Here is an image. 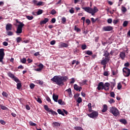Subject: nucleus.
I'll return each instance as SVG.
<instances>
[{
	"label": "nucleus",
	"mask_w": 130,
	"mask_h": 130,
	"mask_svg": "<svg viewBox=\"0 0 130 130\" xmlns=\"http://www.w3.org/2000/svg\"><path fill=\"white\" fill-rule=\"evenodd\" d=\"M82 9L88 13L92 14V9L90 7H82Z\"/></svg>",
	"instance_id": "9"
},
{
	"label": "nucleus",
	"mask_w": 130,
	"mask_h": 130,
	"mask_svg": "<svg viewBox=\"0 0 130 130\" xmlns=\"http://www.w3.org/2000/svg\"><path fill=\"white\" fill-rule=\"evenodd\" d=\"M109 110H110V112L113 114V115L114 116L117 117L119 115V112L116 107H110Z\"/></svg>",
	"instance_id": "3"
},
{
	"label": "nucleus",
	"mask_w": 130,
	"mask_h": 130,
	"mask_svg": "<svg viewBox=\"0 0 130 130\" xmlns=\"http://www.w3.org/2000/svg\"><path fill=\"white\" fill-rule=\"evenodd\" d=\"M119 55L122 60H124L126 57V53L124 52H121Z\"/></svg>",
	"instance_id": "15"
},
{
	"label": "nucleus",
	"mask_w": 130,
	"mask_h": 130,
	"mask_svg": "<svg viewBox=\"0 0 130 130\" xmlns=\"http://www.w3.org/2000/svg\"><path fill=\"white\" fill-rule=\"evenodd\" d=\"M86 23H87V24H88V25H89V24H90V23H91V21H90V19H86Z\"/></svg>",
	"instance_id": "63"
},
{
	"label": "nucleus",
	"mask_w": 130,
	"mask_h": 130,
	"mask_svg": "<svg viewBox=\"0 0 130 130\" xmlns=\"http://www.w3.org/2000/svg\"><path fill=\"white\" fill-rule=\"evenodd\" d=\"M32 3H34V5L36 6H43V4H44V2H42V1H39V2H38L36 0H32Z\"/></svg>",
	"instance_id": "11"
},
{
	"label": "nucleus",
	"mask_w": 130,
	"mask_h": 130,
	"mask_svg": "<svg viewBox=\"0 0 130 130\" xmlns=\"http://www.w3.org/2000/svg\"><path fill=\"white\" fill-rule=\"evenodd\" d=\"M77 102H78V103H81L82 102V99L81 98V97L78 98V100H77Z\"/></svg>",
	"instance_id": "42"
},
{
	"label": "nucleus",
	"mask_w": 130,
	"mask_h": 130,
	"mask_svg": "<svg viewBox=\"0 0 130 130\" xmlns=\"http://www.w3.org/2000/svg\"><path fill=\"white\" fill-rule=\"evenodd\" d=\"M121 87H122L121 84L120 83H119V84H118L117 85V89L120 90L121 88Z\"/></svg>",
	"instance_id": "56"
},
{
	"label": "nucleus",
	"mask_w": 130,
	"mask_h": 130,
	"mask_svg": "<svg viewBox=\"0 0 130 130\" xmlns=\"http://www.w3.org/2000/svg\"><path fill=\"white\" fill-rule=\"evenodd\" d=\"M110 95H111V97H112L113 98H115V94L114 93V92L113 91L111 92Z\"/></svg>",
	"instance_id": "51"
},
{
	"label": "nucleus",
	"mask_w": 130,
	"mask_h": 130,
	"mask_svg": "<svg viewBox=\"0 0 130 130\" xmlns=\"http://www.w3.org/2000/svg\"><path fill=\"white\" fill-rule=\"evenodd\" d=\"M2 95L6 98H7L9 96V94L6 91H3Z\"/></svg>",
	"instance_id": "38"
},
{
	"label": "nucleus",
	"mask_w": 130,
	"mask_h": 130,
	"mask_svg": "<svg viewBox=\"0 0 130 130\" xmlns=\"http://www.w3.org/2000/svg\"><path fill=\"white\" fill-rule=\"evenodd\" d=\"M35 85L34 83H31L30 84V89H34L35 88Z\"/></svg>",
	"instance_id": "54"
},
{
	"label": "nucleus",
	"mask_w": 130,
	"mask_h": 130,
	"mask_svg": "<svg viewBox=\"0 0 130 130\" xmlns=\"http://www.w3.org/2000/svg\"><path fill=\"white\" fill-rule=\"evenodd\" d=\"M87 48V46L86 44H83V45H82L81 46V49L83 50H84L86 49Z\"/></svg>",
	"instance_id": "39"
},
{
	"label": "nucleus",
	"mask_w": 130,
	"mask_h": 130,
	"mask_svg": "<svg viewBox=\"0 0 130 130\" xmlns=\"http://www.w3.org/2000/svg\"><path fill=\"white\" fill-rule=\"evenodd\" d=\"M105 76H109V72L108 71H105L104 72V74H103Z\"/></svg>",
	"instance_id": "50"
},
{
	"label": "nucleus",
	"mask_w": 130,
	"mask_h": 130,
	"mask_svg": "<svg viewBox=\"0 0 130 130\" xmlns=\"http://www.w3.org/2000/svg\"><path fill=\"white\" fill-rule=\"evenodd\" d=\"M49 112L51 113L52 115H57L58 113L54 111H53L52 109L50 110Z\"/></svg>",
	"instance_id": "29"
},
{
	"label": "nucleus",
	"mask_w": 130,
	"mask_h": 130,
	"mask_svg": "<svg viewBox=\"0 0 130 130\" xmlns=\"http://www.w3.org/2000/svg\"><path fill=\"white\" fill-rule=\"evenodd\" d=\"M30 126H36L37 124L35 123H33V122H29Z\"/></svg>",
	"instance_id": "46"
},
{
	"label": "nucleus",
	"mask_w": 130,
	"mask_h": 130,
	"mask_svg": "<svg viewBox=\"0 0 130 130\" xmlns=\"http://www.w3.org/2000/svg\"><path fill=\"white\" fill-rule=\"evenodd\" d=\"M99 11V9H98L96 7H94L93 9H92V11H91V15L94 16V14Z\"/></svg>",
	"instance_id": "13"
},
{
	"label": "nucleus",
	"mask_w": 130,
	"mask_h": 130,
	"mask_svg": "<svg viewBox=\"0 0 130 130\" xmlns=\"http://www.w3.org/2000/svg\"><path fill=\"white\" fill-rule=\"evenodd\" d=\"M8 76L10 78H11V79H13L15 76L14 74L11 73H8Z\"/></svg>",
	"instance_id": "31"
},
{
	"label": "nucleus",
	"mask_w": 130,
	"mask_h": 130,
	"mask_svg": "<svg viewBox=\"0 0 130 130\" xmlns=\"http://www.w3.org/2000/svg\"><path fill=\"white\" fill-rule=\"evenodd\" d=\"M16 41L18 43H19L20 42H21V41H22V38H21V37H18L16 39Z\"/></svg>",
	"instance_id": "43"
},
{
	"label": "nucleus",
	"mask_w": 130,
	"mask_h": 130,
	"mask_svg": "<svg viewBox=\"0 0 130 130\" xmlns=\"http://www.w3.org/2000/svg\"><path fill=\"white\" fill-rule=\"evenodd\" d=\"M110 86V84L109 82H106L104 85L103 82H99L97 89L99 91L103 89L105 91H109Z\"/></svg>",
	"instance_id": "2"
},
{
	"label": "nucleus",
	"mask_w": 130,
	"mask_h": 130,
	"mask_svg": "<svg viewBox=\"0 0 130 130\" xmlns=\"http://www.w3.org/2000/svg\"><path fill=\"white\" fill-rule=\"evenodd\" d=\"M74 129L75 130H84L82 127L80 126H75L74 127Z\"/></svg>",
	"instance_id": "30"
},
{
	"label": "nucleus",
	"mask_w": 130,
	"mask_h": 130,
	"mask_svg": "<svg viewBox=\"0 0 130 130\" xmlns=\"http://www.w3.org/2000/svg\"><path fill=\"white\" fill-rule=\"evenodd\" d=\"M43 10H42V9H39L37 14L38 15H40L43 14Z\"/></svg>",
	"instance_id": "27"
},
{
	"label": "nucleus",
	"mask_w": 130,
	"mask_h": 130,
	"mask_svg": "<svg viewBox=\"0 0 130 130\" xmlns=\"http://www.w3.org/2000/svg\"><path fill=\"white\" fill-rule=\"evenodd\" d=\"M19 23V25H18V28L16 31V33L18 34H21L22 33V28L24 26V24L20 21L17 22Z\"/></svg>",
	"instance_id": "4"
},
{
	"label": "nucleus",
	"mask_w": 130,
	"mask_h": 130,
	"mask_svg": "<svg viewBox=\"0 0 130 130\" xmlns=\"http://www.w3.org/2000/svg\"><path fill=\"white\" fill-rule=\"evenodd\" d=\"M88 116L90 118H95L98 117V112L92 111L90 114H87Z\"/></svg>",
	"instance_id": "6"
},
{
	"label": "nucleus",
	"mask_w": 130,
	"mask_h": 130,
	"mask_svg": "<svg viewBox=\"0 0 130 130\" xmlns=\"http://www.w3.org/2000/svg\"><path fill=\"white\" fill-rule=\"evenodd\" d=\"M113 29L112 26H105L103 27V30L105 31H110Z\"/></svg>",
	"instance_id": "8"
},
{
	"label": "nucleus",
	"mask_w": 130,
	"mask_h": 130,
	"mask_svg": "<svg viewBox=\"0 0 130 130\" xmlns=\"http://www.w3.org/2000/svg\"><path fill=\"white\" fill-rule=\"evenodd\" d=\"M53 101L55 102H58V95H55V94H53Z\"/></svg>",
	"instance_id": "17"
},
{
	"label": "nucleus",
	"mask_w": 130,
	"mask_h": 130,
	"mask_svg": "<svg viewBox=\"0 0 130 130\" xmlns=\"http://www.w3.org/2000/svg\"><path fill=\"white\" fill-rule=\"evenodd\" d=\"M74 89L77 91H78L80 92L81 90L82 89V87L81 86H79L77 84H75L74 85Z\"/></svg>",
	"instance_id": "12"
},
{
	"label": "nucleus",
	"mask_w": 130,
	"mask_h": 130,
	"mask_svg": "<svg viewBox=\"0 0 130 130\" xmlns=\"http://www.w3.org/2000/svg\"><path fill=\"white\" fill-rule=\"evenodd\" d=\"M119 22V19H114L113 21V23L114 24H117L118 23V22Z\"/></svg>",
	"instance_id": "48"
},
{
	"label": "nucleus",
	"mask_w": 130,
	"mask_h": 130,
	"mask_svg": "<svg viewBox=\"0 0 130 130\" xmlns=\"http://www.w3.org/2000/svg\"><path fill=\"white\" fill-rule=\"evenodd\" d=\"M86 54H88V55H91L93 54V52L91 50H87L86 51Z\"/></svg>",
	"instance_id": "32"
},
{
	"label": "nucleus",
	"mask_w": 130,
	"mask_h": 130,
	"mask_svg": "<svg viewBox=\"0 0 130 130\" xmlns=\"http://www.w3.org/2000/svg\"><path fill=\"white\" fill-rule=\"evenodd\" d=\"M58 103H59V104L61 105H66V103L63 102L62 99H59V100H58Z\"/></svg>",
	"instance_id": "22"
},
{
	"label": "nucleus",
	"mask_w": 130,
	"mask_h": 130,
	"mask_svg": "<svg viewBox=\"0 0 130 130\" xmlns=\"http://www.w3.org/2000/svg\"><path fill=\"white\" fill-rule=\"evenodd\" d=\"M1 109H2L3 110H6L7 109V107H5V106L1 105Z\"/></svg>",
	"instance_id": "53"
},
{
	"label": "nucleus",
	"mask_w": 130,
	"mask_h": 130,
	"mask_svg": "<svg viewBox=\"0 0 130 130\" xmlns=\"http://www.w3.org/2000/svg\"><path fill=\"white\" fill-rule=\"evenodd\" d=\"M3 46H8V43L7 42H3Z\"/></svg>",
	"instance_id": "64"
},
{
	"label": "nucleus",
	"mask_w": 130,
	"mask_h": 130,
	"mask_svg": "<svg viewBox=\"0 0 130 130\" xmlns=\"http://www.w3.org/2000/svg\"><path fill=\"white\" fill-rule=\"evenodd\" d=\"M108 102L110 104H113L115 102V101L113 99H110L108 101Z\"/></svg>",
	"instance_id": "37"
},
{
	"label": "nucleus",
	"mask_w": 130,
	"mask_h": 130,
	"mask_svg": "<svg viewBox=\"0 0 130 130\" xmlns=\"http://www.w3.org/2000/svg\"><path fill=\"white\" fill-rule=\"evenodd\" d=\"M57 113H58L59 114H60V115H61L63 116H65V114L63 113V112L61 111V109H57Z\"/></svg>",
	"instance_id": "20"
},
{
	"label": "nucleus",
	"mask_w": 130,
	"mask_h": 130,
	"mask_svg": "<svg viewBox=\"0 0 130 130\" xmlns=\"http://www.w3.org/2000/svg\"><path fill=\"white\" fill-rule=\"evenodd\" d=\"M67 92H68L69 96H71L72 95V91L71 88H69L68 89H67L66 90Z\"/></svg>",
	"instance_id": "35"
},
{
	"label": "nucleus",
	"mask_w": 130,
	"mask_h": 130,
	"mask_svg": "<svg viewBox=\"0 0 130 130\" xmlns=\"http://www.w3.org/2000/svg\"><path fill=\"white\" fill-rule=\"evenodd\" d=\"M54 125L55 126H60V124L59 123H58V122H55V123H53Z\"/></svg>",
	"instance_id": "52"
},
{
	"label": "nucleus",
	"mask_w": 130,
	"mask_h": 130,
	"mask_svg": "<svg viewBox=\"0 0 130 130\" xmlns=\"http://www.w3.org/2000/svg\"><path fill=\"white\" fill-rule=\"evenodd\" d=\"M26 17L28 20H32L34 19L33 16H26Z\"/></svg>",
	"instance_id": "40"
},
{
	"label": "nucleus",
	"mask_w": 130,
	"mask_h": 130,
	"mask_svg": "<svg viewBox=\"0 0 130 130\" xmlns=\"http://www.w3.org/2000/svg\"><path fill=\"white\" fill-rule=\"evenodd\" d=\"M61 46L62 47H65V48H66V47H67L68 46V45L67 43H62L61 44Z\"/></svg>",
	"instance_id": "36"
},
{
	"label": "nucleus",
	"mask_w": 130,
	"mask_h": 130,
	"mask_svg": "<svg viewBox=\"0 0 130 130\" xmlns=\"http://www.w3.org/2000/svg\"><path fill=\"white\" fill-rule=\"evenodd\" d=\"M119 121L124 125H126L127 124V121L125 119H121Z\"/></svg>",
	"instance_id": "19"
},
{
	"label": "nucleus",
	"mask_w": 130,
	"mask_h": 130,
	"mask_svg": "<svg viewBox=\"0 0 130 130\" xmlns=\"http://www.w3.org/2000/svg\"><path fill=\"white\" fill-rule=\"evenodd\" d=\"M22 84L21 83V82L18 83L17 84V88L18 90H20L21 89V88L22 87Z\"/></svg>",
	"instance_id": "24"
},
{
	"label": "nucleus",
	"mask_w": 130,
	"mask_h": 130,
	"mask_svg": "<svg viewBox=\"0 0 130 130\" xmlns=\"http://www.w3.org/2000/svg\"><path fill=\"white\" fill-rule=\"evenodd\" d=\"M12 25L11 24H7L6 26V30H12Z\"/></svg>",
	"instance_id": "16"
},
{
	"label": "nucleus",
	"mask_w": 130,
	"mask_h": 130,
	"mask_svg": "<svg viewBox=\"0 0 130 130\" xmlns=\"http://www.w3.org/2000/svg\"><path fill=\"white\" fill-rule=\"evenodd\" d=\"M13 35V32L12 31H8L7 32V36H11Z\"/></svg>",
	"instance_id": "55"
},
{
	"label": "nucleus",
	"mask_w": 130,
	"mask_h": 130,
	"mask_svg": "<svg viewBox=\"0 0 130 130\" xmlns=\"http://www.w3.org/2000/svg\"><path fill=\"white\" fill-rule=\"evenodd\" d=\"M70 13L71 14H74L75 13L74 8H71V9H70Z\"/></svg>",
	"instance_id": "47"
},
{
	"label": "nucleus",
	"mask_w": 130,
	"mask_h": 130,
	"mask_svg": "<svg viewBox=\"0 0 130 130\" xmlns=\"http://www.w3.org/2000/svg\"><path fill=\"white\" fill-rule=\"evenodd\" d=\"M57 13V11L56 10H54V9H52V10L51 11L50 14L52 15H54Z\"/></svg>",
	"instance_id": "44"
},
{
	"label": "nucleus",
	"mask_w": 130,
	"mask_h": 130,
	"mask_svg": "<svg viewBox=\"0 0 130 130\" xmlns=\"http://www.w3.org/2000/svg\"><path fill=\"white\" fill-rule=\"evenodd\" d=\"M68 80V78L66 76H55L51 79L52 81L59 86H64V82H66Z\"/></svg>",
	"instance_id": "1"
},
{
	"label": "nucleus",
	"mask_w": 130,
	"mask_h": 130,
	"mask_svg": "<svg viewBox=\"0 0 130 130\" xmlns=\"http://www.w3.org/2000/svg\"><path fill=\"white\" fill-rule=\"evenodd\" d=\"M122 71L125 77H128L130 76V69L127 67H124L122 69Z\"/></svg>",
	"instance_id": "5"
},
{
	"label": "nucleus",
	"mask_w": 130,
	"mask_h": 130,
	"mask_svg": "<svg viewBox=\"0 0 130 130\" xmlns=\"http://www.w3.org/2000/svg\"><path fill=\"white\" fill-rule=\"evenodd\" d=\"M104 56L106 58H109V56H110V53H109L108 50L104 51Z\"/></svg>",
	"instance_id": "18"
},
{
	"label": "nucleus",
	"mask_w": 130,
	"mask_h": 130,
	"mask_svg": "<svg viewBox=\"0 0 130 130\" xmlns=\"http://www.w3.org/2000/svg\"><path fill=\"white\" fill-rule=\"evenodd\" d=\"M44 107L45 108V110H46V111H48V112H49L51 110V109H50V108H49L48 106H47V105L44 106Z\"/></svg>",
	"instance_id": "28"
},
{
	"label": "nucleus",
	"mask_w": 130,
	"mask_h": 130,
	"mask_svg": "<svg viewBox=\"0 0 130 130\" xmlns=\"http://www.w3.org/2000/svg\"><path fill=\"white\" fill-rule=\"evenodd\" d=\"M38 67H39V69L42 71L43 69L44 68V66L42 63H40L39 65H38Z\"/></svg>",
	"instance_id": "33"
},
{
	"label": "nucleus",
	"mask_w": 130,
	"mask_h": 130,
	"mask_svg": "<svg viewBox=\"0 0 130 130\" xmlns=\"http://www.w3.org/2000/svg\"><path fill=\"white\" fill-rule=\"evenodd\" d=\"M20 61L22 63H25L26 62V59L25 58H23L22 59H21Z\"/></svg>",
	"instance_id": "45"
},
{
	"label": "nucleus",
	"mask_w": 130,
	"mask_h": 130,
	"mask_svg": "<svg viewBox=\"0 0 130 130\" xmlns=\"http://www.w3.org/2000/svg\"><path fill=\"white\" fill-rule=\"evenodd\" d=\"M126 11H127V9L125 7H122V12L123 13H125L126 12Z\"/></svg>",
	"instance_id": "58"
},
{
	"label": "nucleus",
	"mask_w": 130,
	"mask_h": 130,
	"mask_svg": "<svg viewBox=\"0 0 130 130\" xmlns=\"http://www.w3.org/2000/svg\"><path fill=\"white\" fill-rule=\"evenodd\" d=\"M107 22H108V23H109V24L112 23V18H109V19H107Z\"/></svg>",
	"instance_id": "57"
},
{
	"label": "nucleus",
	"mask_w": 130,
	"mask_h": 130,
	"mask_svg": "<svg viewBox=\"0 0 130 130\" xmlns=\"http://www.w3.org/2000/svg\"><path fill=\"white\" fill-rule=\"evenodd\" d=\"M111 87L112 88V90L113 89V87H115L116 86V83H114V82H111Z\"/></svg>",
	"instance_id": "49"
},
{
	"label": "nucleus",
	"mask_w": 130,
	"mask_h": 130,
	"mask_svg": "<svg viewBox=\"0 0 130 130\" xmlns=\"http://www.w3.org/2000/svg\"><path fill=\"white\" fill-rule=\"evenodd\" d=\"M35 99L37 101V102H38V103H40V104L42 103V101L41 100V99L39 98V97H38V98H35Z\"/></svg>",
	"instance_id": "26"
},
{
	"label": "nucleus",
	"mask_w": 130,
	"mask_h": 130,
	"mask_svg": "<svg viewBox=\"0 0 130 130\" xmlns=\"http://www.w3.org/2000/svg\"><path fill=\"white\" fill-rule=\"evenodd\" d=\"M56 21V18H53L52 19V20H51V22H52V23H55Z\"/></svg>",
	"instance_id": "62"
},
{
	"label": "nucleus",
	"mask_w": 130,
	"mask_h": 130,
	"mask_svg": "<svg viewBox=\"0 0 130 130\" xmlns=\"http://www.w3.org/2000/svg\"><path fill=\"white\" fill-rule=\"evenodd\" d=\"M49 19L48 18H45L44 20H42L40 21V25L45 24L48 22H49Z\"/></svg>",
	"instance_id": "14"
},
{
	"label": "nucleus",
	"mask_w": 130,
	"mask_h": 130,
	"mask_svg": "<svg viewBox=\"0 0 130 130\" xmlns=\"http://www.w3.org/2000/svg\"><path fill=\"white\" fill-rule=\"evenodd\" d=\"M128 24V22L127 21H124L123 23V26L124 27H126Z\"/></svg>",
	"instance_id": "34"
},
{
	"label": "nucleus",
	"mask_w": 130,
	"mask_h": 130,
	"mask_svg": "<svg viewBox=\"0 0 130 130\" xmlns=\"http://www.w3.org/2000/svg\"><path fill=\"white\" fill-rule=\"evenodd\" d=\"M74 30H76V31L77 32L81 31V29L79 28L78 27H77L76 26H74Z\"/></svg>",
	"instance_id": "41"
},
{
	"label": "nucleus",
	"mask_w": 130,
	"mask_h": 130,
	"mask_svg": "<svg viewBox=\"0 0 130 130\" xmlns=\"http://www.w3.org/2000/svg\"><path fill=\"white\" fill-rule=\"evenodd\" d=\"M75 82V78H73L71 79V81L70 82V84H74Z\"/></svg>",
	"instance_id": "60"
},
{
	"label": "nucleus",
	"mask_w": 130,
	"mask_h": 130,
	"mask_svg": "<svg viewBox=\"0 0 130 130\" xmlns=\"http://www.w3.org/2000/svg\"><path fill=\"white\" fill-rule=\"evenodd\" d=\"M0 123L2 124V125H5L6 123V122H5L4 120H0Z\"/></svg>",
	"instance_id": "59"
},
{
	"label": "nucleus",
	"mask_w": 130,
	"mask_h": 130,
	"mask_svg": "<svg viewBox=\"0 0 130 130\" xmlns=\"http://www.w3.org/2000/svg\"><path fill=\"white\" fill-rule=\"evenodd\" d=\"M13 80L15 81L17 83H20L21 82V81L19 80V79L16 77V76L13 79Z\"/></svg>",
	"instance_id": "25"
},
{
	"label": "nucleus",
	"mask_w": 130,
	"mask_h": 130,
	"mask_svg": "<svg viewBox=\"0 0 130 130\" xmlns=\"http://www.w3.org/2000/svg\"><path fill=\"white\" fill-rule=\"evenodd\" d=\"M50 44H51V45H54L56 44V41L54 40L52 41L51 42H50Z\"/></svg>",
	"instance_id": "61"
},
{
	"label": "nucleus",
	"mask_w": 130,
	"mask_h": 130,
	"mask_svg": "<svg viewBox=\"0 0 130 130\" xmlns=\"http://www.w3.org/2000/svg\"><path fill=\"white\" fill-rule=\"evenodd\" d=\"M67 22V18L66 17H63L61 18V23L63 24H65Z\"/></svg>",
	"instance_id": "23"
},
{
	"label": "nucleus",
	"mask_w": 130,
	"mask_h": 130,
	"mask_svg": "<svg viewBox=\"0 0 130 130\" xmlns=\"http://www.w3.org/2000/svg\"><path fill=\"white\" fill-rule=\"evenodd\" d=\"M110 60L109 58H105V59L102 60L101 61V64L102 65H106L107 64V62H108Z\"/></svg>",
	"instance_id": "10"
},
{
	"label": "nucleus",
	"mask_w": 130,
	"mask_h": 130,
	"mask_svg": "<svg viewBox=\"0 0 130 130\" xmlns=\"http://www.w3.org/2000/svg\"><path fill=\"white\" fill-rule=\"evenodd\" d=\"M107 110H108V106L106 105H104L103 109L102 110V112H105L107 111Z\"/></svg>",
	"instance_id": "21"
},
{
	"label": "nucleus",
	"mask_w": 130,
	"mask_h": 130,
	"mask_svg": "<svg viewBox=\"0 0 130 130\" xmlns=\"http://www.w3.org/2000/svg\"><path fill=\"white\" fill-rule=\"evenodd\" d=\"M5 56V49H0V62H3V60H4V57Z\"/></svg>",
	"instance_id": "7"
}]
</instances>
